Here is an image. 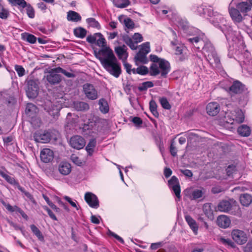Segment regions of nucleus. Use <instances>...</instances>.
Masks as SVG:
<instances>
[{
	"instance_id": "obj_25",
	"label": "nucleus",
	"mask_w": 252,
	"mask_h": 252,
	"mask_svg": "<svg viewBox=\"0 0 252 252\" xmlns=\"http://www.w3.org/2000/svg\"><path fill=\"white\" fill-rule=\"evenodd\" d=\"M122 39L132 50H135L137 49V46L134 45L132 39L127 34H122Z\"/></svg>"
},
{
	"instance_id": "obj_6",
	"label": "nucleus",
	"mask_w": 252,
	"mask_h": 252,
	"mask_svg": "<svg viewBox=\"0 0 252 252\" xmlns=\"http://www.w3.org/2000/svg\"><path fill=\"white\" fill-rule=\"evenodd\" d=\"M39 87L37 80L30 79L27 81L26 94L29 98H34L38 94Z\"/></svg>"
},
{
	"instance_id": "obj_22",
	"label": "nucleus",
	"mask_w": 252,
	"mask_h": 252,
	"mask_svg": "<svg viewBox=\"0 0 252 252\" xmlns=\"http://www.w3.org/2000/svg\"><path fill=\"white\" fill-rule=\"evenodd\" d=\"M241 204L246 207L249 206L252 203V196L249 193H244L240 196Z\"/></svg>"
},
{
	"instance_id": "obj_53",
	"label": "nucleus",
	"mask_w": 252,
	"mask_h": 252,
	"mask_svg": "<svg viewBox=\"0 0 252 252\" xmlns=\"http://www.w3.org/2000/svg\"><path fill=\"white\" fill-rule=\"evenodd\" d=\"M15 69L17 72L19 77H22L25 74V70L22 66L15 65Z\"/></svg>"
},
{
	"instance_id": "obj_8",
	"label": "nucleus",
	"mask_w": 252,
	"mask_h": 252,
	"mask_svg": "<svg viewBox=\"0 0 252 252\" xmlns=\"http://www.w3.org/2000/svg\"><path fill=\"white\" fill-rule=\"evenodd\" d=\"M59 73H60V71L58 70V67L52 68L47 71L45 77L50 85H57L62 80V76Z\"/></svg>"
},
{
	"instance_id": "obj_57",
	"label": "nucleus",
	"mask_w": 252,
	"mask_h": 252,
	"mask_svg": "<svg viewBox=\"0 0 252 252\" xmlns=\"http://www.w3.org/2000/svg\"><path fill=\"white\" fill-rule=\"evenodd\" d=\"M170 152L172 156L175 157L177 155V149L175 146L174 142L173 141L170 146Z\"/></svg>"
},
{
	"instance_id": "obj_5",
	"label": "nucleus",
	"mask_w": 252,
	"mask_h": 252,
	"mask_svg": "<svg viewBox=\"0 0 252 252\" xmlns=\"http://www.w3.org/2000/svg\"><path fill=\"white\" fill-rule=\"evenodd\" d=\"M59 136V133L55 130L44 131V132H36L34 134V139L36 142L46 143L52 140L57 141Z\"/></svg>"
},
{
	"instance_id": "obj_28",
	"label": "nucleus",
	"mask_w": 252,
	"mask_h": 252,
	"mask_svg": "<svg viewBox=\"0 0 252 252\" xmlns=\"http://www.w3.org/2000/svg\"><path fill=\"white\" fill-rule=\"evenodd\" d=\"M204 193L205 190L203 189H195L190 192L189 198L191 200H196L202 197Z\"/></svg>"
},
{
	"instance_id": "obj_32",
	"label": "nucleus",
	"mask_w": 252,
	"mask_h": 252,
	"mask_svg": "<svg viewBox=\"0 0 252 252\" xmlns=\"http://www.w3.org/2000/svg\"><path fill=\"white\" fill-rule=\"evenodd\" d=\"M95 35L97 37L96 38V44L99 47H102V49H104L105 48H108L106 46V42L105 39L103 37V35L99 32L95 33Z\"/></svg>"
},
{
	"instance_id": "obj_48",
	"label": "nucleus",
	"mask_w": 252,
	"mask_h": 252,
	"mask_svg": "<svg viewBox=\"0 0 252 252\" xmlns=\"http://www.w3.org/2000/svg\"><path fill=\"white\" fill-rule=\"evenodd\" d=\"M150 69V74L151 76H156L160 73V71L156 64H152Z\"/></svg>"
},
{
	"instance_id": "obj_38",
	"label": "nucleus",
	"mask_w": 252,
	"mask_h": 252,
	"mask_svg": "<svg viewBox=\"0 0 252 252\" xmlns=\"http://www.w3.org/2000/svg\"><path fill=\"white\" fill-rule=\"evenodd\" d=\"M30 228L32 233L38 238L40 241H43L44 240V237L41 231L35 225H31Z\"/></svg>"
},
{
	"instance_id": "obj_60",
	"label": "nucleus",
	"mask_w": 252,
	"mask_h": 252,
	"mask_svg": "<svg viewBox=\"0 0 252 252\" xmlns=\"http://www.w3.org/2000/svg\"><path fill=\"white\" fill-rule=\"evenodd\" d=\"M235 169V166L233 165H229L226 169V174L228 176L232 175Z\"/></svg>"
},
{
	"instance_id": "obj_17",
	"label": "nucleus",
	"mask_w": 252,
	"mask_h": 252,
	"mask_svg": "<svg viewBox=\"0 0 252 252\" xmlns=\"http://www.w3.org/2000/svg\"><path fill=\"white\" fill-rule=\"evenodd\" d=\"M220 110L219 104L216 102L209 103L206 106L207 113L210 116H216Z\"/></svg>"
},
{
	"instance_id": "obj_31",
	"label": "nucleus",
	"mask_w": 252,
	"mask_h": 252,
	"mask_svg": "<svg viewBox=\"0 0 252 252\" xmlns=\"http://www.w3.org/2000/svg\"><path fill=\"white\" fill-rule=\"evenodd\" d=\"M211 205V203H209L204 204L203 206V211L208 219L212 220L214 218V215Z\"/></svg>"
},
{
	"instance_id": "obj_49",
	"label": "nucleus",
	"mask_w": 252,
	"mask_h": 252,
	"mask_svg": "<svg viewBox=\"0 0 252 252\" xmlns=\"http://www.w3.org/2000/svg\"><path fill=\"white\" fill-rule=\"evenodd\" d=\"M58 70H59L60 73H63L67 78H74L75 77V74L70 72H68L61 67H58Z\"/></svg>"
},
{
	"instance_id": "obj_20",
	"label": "nucleus",
	"mask_w": 252,
	"mask_h": 252,
	"mask_svg": "<svg viewBox=\"0 0 252 252\" xmlns=\"http://www.w3.org/2000/svg\"><path fill=\"white\" fill-rule=\"evenodd\" d=\"M148 54V51L146 53H142V51H139L134 58V61L137 65L138 63L146 64L148 62V59L146 55Z\"/></svg>"
},
{
	"instance_id": "obj_46",
	"label": "nucleus",
	"mask_w": 252,
	"mask_h": 252,
	"mask_svg": "<svg viewBox=\"0 0 252 252\" xmlns=\"http://www.w3.org/2000/svg\"><path fill=\"white\" fill-rule=\"evenodd\" d=\"M137 74L145 75L148 73L149 69L146 66L141 65L136 68Z\"/></svg>"
},
{
	"instance_id": "obj_2",
	"label": "nucleus",
	"mask_w": 252,
	"mask_h": 252,
	"mask_svg": "<svg viewBox=\"0 0 252 252\" xmlns=\"http://www.w3.org/2000/svg\"><path fill=\"white\" fill-rule=\"evenodd\" d=\"M94 54L107 71L116 78L119 77L121 73V66L110 48L101 49L98 52L94 51Z\"/></svg>"
},
{
	"instance_id": "obj_35",
	"label": "nucleus",
	"mask_w": 252,
	"mask_h": 252,
	"mask_svg": "<svg viewBox=\"0 0 252 252\" xmlns=\"http://www.w3.org/2000/svg\"><path fill=\"white\" fill-rule=\"evenodd\" d=\"M22 37L23 40H26L32 44L35 43L37 40L36 37L34 35L26 32L22 34Z\"/></svg>"
},
{
	"instance_id": "obj_37",
	"label": "nucleus",
	"mask_w": 252,
	"mask_h": 252,
	"mask_svg": "<svg viewBox=\"0 0 252 252\" xmlns=\"http://www.w3.org/2000/svg\"><path fill=\"white\" fill-rule=\"evenodd\" d=\"M149 108L153 115L156 118H158L159 114L157 111V104L155 100H151L149 103Z\"/></svg>"
},
{
	"instance_id": "obj_59",
	"label": "nucleus",
	"mask_w": 252,
	"mask_h": 252,
	"mask_svg": "<svg viewBox=\"0 0 252 252\" xmlns=\"http://www.w3.org/2000/svg\"><path fill=\"white\" fill-rule=\"evenodd\" d=\"M43 208L47 212L48 215L52 219L54 220H57V218H56V216L48 207L44 206Z\"/></svg>"
},
{
	"instance_id": "obj_12",
	"label": "nucleus",
	"mask_w": 252,
	"mask_h": 252,
	"mask_svg": "<svg viewBox=\"0 0 252 252\" xmlns=\"http://www.w3.org/2000/svg\"><path fill=\"white\" fill-rule=\"evenodd\" d=\"M85 200L89 205L94 208L99 207V201L97 196L91 192H87L85 195Z\"/></svg>"
},
{
	"instance_id": "obj_24",
	"label": "nucleus",
	"mask_w": 252,
	"mask_h": 252,
	"mask_svg": "<svg viewBox=\"0 0 252 252\" xmlns=\"http://www.w3.org/2000/svg\"><path fill=\"white\" fill-rule=\"evenodd\" d=\"M67 20L68 21L77 22L81 20V16L77 12L70 10L67 14Z\"/></svg>"
},
{
	"instance_id": "obj_39",
	"label": "nucleus",
	"mask_w": 252,
	"mask_h": 252,
	"mask_svg": "<svg viewBox=\"0 0 252 252\" xmlns=\"http://www.w3.org/2000/svg\"><path fill=\"white\" fill-rule=\"evenodd\" d=\"M113 4L118 8H125L127 6L130 2L128 0H113Z\"/></svg>"
},
{
	"instance_id": "obj_34",
	"label": "nucleus",
	"mask_w": 252,
	"mask_h": 252,
	"mask_svg": "<svg viewBox=\"0 0 252 252\" xmlns=\"http://www.w3.org/2000/svg\"><path fill=\"white\" fill-rule=\"evenodd\" d=\"M73 33L76 37L83 38L86 35L87 30L83 28L78 27L74 29Z\"/></svg>"
},
{
	"instance_id": "obj_18",
	"label": "nucleus",
	"mask_w": 252,
	"mask_h": 252,
	"mask_svg": "<svg viewBox=\"0 0 252 252\" xmlns=\"http://www.w3.org/2000/svg\"><path fill=\"white\" fill-rule=\"evenodd\" d=\"M230 15L235 23H240L243 20V17L240 13V11L237 8L234 7H230L229 9Z\"/></svg>"
},
{
	"instance_id": "obj_10",
	"label": "nucleus",
	"mask_w": 252,
	"mask_h": 252,
	"mask_svg": "<svg viewBox=\"0 0 252 252\" xmlns=\"http://www.w3.org/2000/svg\"><path fill=\"white\" fill-rule=\"evenodd\" d=\"M83 90L86 97L91 100H95L98 97L97 91L91 84L86 83L83 85Z\"/></svg>"
},
{
	"instance_id": "obj_44",
	"label": "nucleus",
	"mask_w": 252,
	"mask_h": 252,
	"mask_svg": "<svg viewBox=\"0 0 252 252\" xmlns=\"http://www.w3.org/2000/svg\"><path fill=\"white\" fill-rule=\"evenodd\" d=\"M0 18L2 19H6L9 16V12L8 9H5L2 6L0 5Z\"/></svg>"
},
{
	"instance_id": "obj_4",
	"label": "nucleus",
	"mask_w": 252,
	"mask_h": 252,
	"mask_svg": "<svg viewBox=\"0 0 252 252\" xmlns=\"http://www.w3.org/2000/svg\"><path fill=\"white\" fill-rule=\"evenodd\" d=\"M232 203H235V201L222 200L218 204V210L221 212L239 216L241 213L240 207L238 205L233 204Z\"/></svg>"
},
{
	"instance_id": "obj_50",
	"label": "nucleus",
	"mask_w": 252,
	"mask_h": 252,
	"mask_svg": "<svg viewBox=\"0 0 252 252\" xmlns=\"http://www.w3.org/2000/svg\"><path fill=\"white\" fill-rule=\"evenodd\" d=\"M13 210L14 212L19 213L24 219H25L26 220H28L29 218L28 216L20 208H19L16 205H15L13 206Z\"/></svg>"
},
{
	"instance_id": "obj_23",
	"label": "nucleus",
	"mask_w": 252,
	"mask_h": 252,
	"mask_svg": "<svg viewBox=\"0 0 252 252\" xmlns=\"http://www.w3.org/2000/svg\"><path fill=\"white\" fill-rule=\"evenodd\" d=\"M59 172L63 175H67L71 172V165L66 162H62L59 166Z\"/></svg>"
},
{
	"instance_id": "obj_55",
	"label": "nucleus",
	"mask_w": 252,
	"mask_h": 252,
	"mask_svg": "<svg viewBox=\"0 0 252 252\" xmlns=\"http://www.w3.org/2000/svg\"><path fill=\"white\" fill-rule=\"evenodd\" d=\"M16 100L14 97H9L5 102L8 107H12L16 103Z\"/></svg>"
},
{
	"instance_id": "obj_61",
	"label": "nucleus",
	"mask_w": 252,
	"mask_h": 252,
	"mask_svg": "<svg viewBox=\"0 0 252 252\" xmlns=\"http://www.w3.org/2000/svg\"><path fill=\"white\" fill-rule=\"evenodd\" d=\"M180 171L185 176L191 178L192 177V173L191 170L189 169H180Z\"/></svg>"
},
{
	"instance_id": "obj_42",
	"label": "nucleus",
	"mask_w": 252,
	"mask_h": 252,
	"mask_svg": "<svg viewBox=\"0 0 252 252\" xmlns=\"http://www.w3.org/2000/svg\"><path fill=\"white\" fill-rule=\"evenodd\" d=\"M234 118L236 122L238 123H242L244 122L245 117L242 110H238L236 112V115L235 116Z\"/></svg>"
},
{
	"instance_id": "obj_9",
	"label": "nucleus",
	"mask_w": 252,
	"mask_h": 252,
	"mask_svg": "<svg viewBox=\"0 0 252 252\" xmlns=\"http://www.w3.org/2000/svg\"><path fill=\"white\" fill-rule=\"evenodd\" d=\"M231 237L234 241L238 245H243L248 240L247 234L243 231L234 229L231 232Z\"/></svg>"
},
{
	"instance_id": "obj_58",
	"label": "nucleus",
	"mask_w": 252,
	"mask_h": 252,
	"mask_svg": "<svg viewBox=\"0 0 252 252\" xmlns=\"http://www.w3.org/2000/svg\"><path fill=\"white\" fill-rule=\"evenodd\" d=\"M131 122L137 126H139L142 124L141 119L137 117L132 118Z\"/></svg>"
},
{
	"instance_id": "obj_62",
	"label": "nucleus",
	"mask_w": 252,
	"mask_h": 252,
	"mask_svg": "<svg viewBox=\"0 0 252 252\" xmlns=\"http://www.w3.org/2000/svg\"><path fill=\"white\" fill-rule=\"evenodd\" d=\"M97 37L95 34L94 35H90L87 36L86 40L91 44H94L95 43Z\"/></svg>"
},
{
	"instance_id": "obj_64",
	"label": "nucleus",
	"mask_w": 252,
	"mask_h": 252,
	"mask_svg": "<svg viewBox=\"0 0 252 252\" xmlns=\"http://www.w3.org/2000/svg\"><path fill=\"white\" fill-rule=\"evenodd\" d=\"M245 252H252V242H249L244 248Z\"/></svg>"
},
{
	"instance_id": "obj_13",
	"label": "nucleus",
	"mask_w": 252,
	"mask_h": 252,
	"mask_svg": "<svg viewBox=\"0 0 252 252\" xmlns=\"http://www.w3.org/2000/svg\"><path fill=\"white\" fill-rule=\"evenodd\" d=\"M40 158L42 161L48 163L54 158L53 151L48 148L43 149L40 152Z\"/></svg>"
},
{
	"instance_id": "obj_47",
	"label": "nucleus",
	"mask_w": 252,
	"mask_h": 252,
	"mask_svg": "<svg viewBox=\"0 0 252 252\" xmlns=\"http://www.w3.org/2000/svg\"><path fill=\"white\" fill-rule=\"evenodd\" d=\"M132 40H133V43H134V45H135L142 42L143 40V38L140 33L136 32L132 36Z\"/></svg>"
},
{
	"instance_id": "obj_1",
	"label": "nucleus",
	"mask_w": 252,
	"mask_h": 252,
	"mask_svg": "<svg viewBox=\"0 0 252 252\" xmlns=\"http://www.w3.org/2000/svg\"><path fill=\"white\" fill-rule=\"evenodd\" d=\"M197 11L200 15H207L210 17V22L215 27L219 28L227 39L230 37L232 32V28L227 24L226 20L222 15L217 12H214L212 7L210 6L200 5L197 7Z\"/></svg>"
},
{
	"instance_id": "obj_16",
	"label": "nucleus",
	"mask_w": 252,
	"mask_h": 252,
	"mask_svg": "<svg viewBox=\"0 0 252 252\" xmlns=\"http://www.w3.org/2000/svg\"><path fill=\"white\" fill-rule=\"evenodd\" d=\"M216 222L219 227L222 228H226L230 226L231 220L229 217L222 215L218 217Z\"/></svg>"
},
{
	"instance_id": "obj_40",
	"label": "nucleus",
	"mask_w": 252,
	"mask_h": 252,
	"mask_svg": "<svg viewBox=\"0 0 252 252\" xmlns=\"http://www.w3.org/2000/svg\"><path fill=\"white\" fill-rule=\"evenodd\" d=\"M8 1L12 6H19L23 8L27 6V2L25 0H8Z\"/></svg>"
},
{
	"instance_id": "obj_15",
	"label": "nucleus",
	"mask_w": 252,
	"mask_h": 252,
	"mask_svg": "<svg viewBox=\"0 0 252 252\" xmlns=\"http://www.w3.org/2000/svg\"><path fill=\"white\" fill-rule=\"evenodd\" d=\"M159 67L161 69V76L166 78L170 70L169 63L163 59H161L159 62Z\"/></svg>"
},
{
	"instance_id": "obj_52",
	"label": "nucleus",
	"mask_w": 252,
	"mask_h": 252,
	"mask_svg": "<svg viewBox=\"0 0 252 252\" xmlns=\"http://www.w3.org/2000/svg\"><path fill=\"white\" fill-rule=\"evenodd\" d=\"M170 188L172 189L174 191L175 195L178 198L179 200H180L181 197L180 195L181 189L180 185L179 184L178 185H175L174 187H172Z\"/></svg>"
},
{
	"instance_id": "obj_11",
	"label": "nucleus",
	"mask_w": 252,
	"mask_h": 252,
	"mask_svg": "<svg viewBox=\"0 0 252 252\" xmlns=\"http://www.w3.org/2000/svg\"><path fill=\"white\" fill-rule=\"evenodd\" d=\"M85 141L84 138L81 136H73L70 139L69 144L74 149L80 150L85 145Z\"/></svg>"
},
{
	"instance_id": "obj_43",
	"label": "nucleus",
	"mask_w": 252,
	"mask_h": 252,
	"mask_svg": "<svg viewBox=\"0 0 252 252\" xmlns=\"http://www.w3.org/2000/svg\"><path fill=\"white\" fill-rule=\"evenodd\" d=\"M27 14L29 18H33L35 16V11L32 6L30 4L27 3L26 6Z\"/></svg>"
},
{
	"instance_id": "obj_14",
	"label": "nucleus",
	"mask_w": 252,
	"mask_h": 252,
	"mask_svg": "<svg viewBox=\"0 0 252 252\" xmlns=\"http://www.w3.org/2000/svg\"><path fill=\"white\" fill-rule=\"evenodd\" d=\"M127 49V47L125 45L117 46L115 48V51L118 58L123 61H126L127 58L128 53L126 51Z\"/></svg>"
},
{
	"instance_id": "obj_3",
	"label": "nucleus",
	"mask_w": 252,
	"mask_h": 252,
	"mask_svg": "<svg viewBox=\"0 0 252 252\" xmlns=\"http://www.w3.org/2000/svg\"><path fill=\"white\" fill-rule=\"evenodd\" d=\"M201 47V49H203L204 54L210 64L215 67H219L220 60L212 43L207 39H205Z\"/></svg>"
},
{
	"instance_id": "obj_21",
	"label": "nucleus",
	"mask_w": 252,
	"mask_h": 252,
	"mask_svg": "<svg viewBox=\"0 0 252 252\" xmlns=\"http://www.w3.org/2000/svg\"><path fill=\"white\" fill-rule=\"evenodd\" d=\"M237 8L241 13L246 15V13L249 12L252 8L251 5L247 1H242L236 4Z\"/></svg>"
},
{
	"instance_id": "obj_19",
	"label": "nucleus",
	"mask_w": 252,
	"mask_h": 252,
	"mask_svg": "<svg viewBox=\"0 0 252 252\" xmlns=\"http://www.w3.org/2000/svg\"><path fill=\"white\" fill-rule=\"evenodd\" d=\"M185 219L194 234L198 233V226L196 221L189 215H186Z\"/></svg>"
},
{
	"instance_id": "obj_54",
	"label": "nucleus",
	"mask_w": 252,
	"mask_h": 252,
	"mask_svg": "<svg viewBox=\"0 0 252 252\" xmlns=\"http://www.w3.org/2000/svg\"><path fill=\"white\" fill-rule=\"evenodd\" d=\"M141 47L139 51H142V53H146V52L148 51V53L150 51V43L148 42H146L145 43H143L141 45Z\"/></svg>"
},
{
	"instance_id": "obj_51",
	"label": "nucleus",
	"mask_w": 252,
	"mask_h": 252,
	"mask_svg": "<svg viewBox=\"0 0 252 252\" xmlns=\"http://www.w3.org/2000/svg\"><path fill=\"white\" fill-rule=\"evenodd\" d=\"M168 184L169 187L170 188L172 187H174L175 185H179V183L178 178L176 176H173L168 181Z\"/></svg>"
},
{
	"instance_id": "obj_7",
	"label": "nucleus",
	"mask_w": 252,
	"mask_h": 252,
	"mask_svg": "<svg viewBox=\"0 0 252 252\" xmlns=\"http://www.w3.org/2000/svg\"><path fill=\"white\" fill-rule=\"evenodd\" d=\"M246 89L245 85L243 84L240 81L236 80L228 88L227 91L232 98L236 95L238 96L243 93Z\"/></svg>"
},
{
	"instance_id": "obj_27",
	"label": "nucleus",
	"mask_w": 252,
	"mask_h": 252,
	"mask_svg": "<svg viewBox=\"0 0 252 252\" xmlns=\"http://www.w3.org/2000/svg\"><path fill=\"white\" fill-rule=\"evenodd\" d=\"M98 105L99 109L101 112L103 114H106L109 112V107L106 100L103 98L99 100Z\"/></svg>"
},
{
	"instance_id": "obj_30",
	"label": "nucleus",
	"mask_w": 252,
	"mask_h": 252,
	"mask_svg": "<svg viewBox=\"0 0 252 252\" xmlns=\"http://www.w3.org/2000/svg\"><path fill=\"white\" fill-rule=\"evenodd\" d=\"M188 40L191 43L194 44V46L198 49H200L202 44L204 43V41L202 38L198 36H195L192 38H189Z\"/></svg>"
},
{
	"instance_id": "obj_41",
	"label": "nucleus",
	"mask_w": 252,
	"mask_h": 252,
	"mask_svg": "<svg viewBox=\"0 0 252 252\" xmlns=\"http://www.w3.org/2000/svg\"><path fill=\"white\" fill-rule=\"evenodd\" d=\"M86 22L89 25V26L98 29L100 28V25L99 23L94 18H89L87 19Z\"/></svg>"
},
{
	"instance_id": "obj_26",
	"label": "nucleus",
	"mask_w": 252,
	"mask_h": 252,
	"mask_svg": "<svg viewBox=\"0 0 252 252\" xmlns=\"http://www.w3.org/2000/svg\"><path fill=\"white\" fill-rule=\"evenodd\" d=\"M73 106L77 111H86L89 109L88 104L83 101H77L74 102Z\"/></svg>"
},
{
	"instance_id": "obj_36",
	"label": "nucleus",
	"mask_w": 252,
	"mask_h": 252,
	"mask_svg": "<svg viewBox=\"0 0 252 252\" xmlns=\"http://www.w3.org/2000/svg\"><path fill=\"white\" fill-rule=\"evenodd\" d=\"M124 24L125 26V31L127 33L129 32V31L127 30H132L135 27L134 22L130 18H126L124 19Z\"/></svg>"
},
{
	"instance_id": "obj_33",
	"label": "nucleus",
	"mask_w": 252,
	"mask_h": 252,
	"mask_svg": "<svg viewBox=\"0 0 252 252\" xmlns=\"http://www.w3.org/2000/svg\"><path fill=\"white\" fill-rule=\"evenodd\" d=\"M96 141L94 139H91L87 146L86 147V150L88 153V155L90 156L93 155L94 152V148L96 146Z\"/></svg>"
},
{
	"instance_id": "obj_45",
	"label": "nucleus",
	"mask_w": 252,
	"mask_h": 252,
	"mask_svg": "<svg viewBox=\"0 0 252 252\" xmlns=\"http://www.w3.org/2000/svg\"><path fill=\"white\" fill-rule=\"evenodd\" d=\"M159 102L161 106L165 109L169 110L171 107L167 98L165 97L160 98Z\"/></svg>"
},
{
	"instance_id": "obj_29",
	"label": "nucleus",
	"mask_w": 252,
	"mask_h": 252,
	"mask_svg": "<svg viewBox=\"0 0 252 252\" xmlns=\"http://www.w3.org/2000/svg\"><path fill=\"white\" fill-rule=\"evenodd\" d=\"M237 132L242 136L248 137L251 134V129L247 125H243L238 128Z\"/></svg>"
},
{
	"instance_id": "obj_63",
	"label": "nucleus",
	"mask_w": 252,
	"mask_h": 252,
	"mask_svg": "<svg viewBox=\"0 0 252 252\" xmlns=\"http://www.w3.org/2000/svg\"><path fill=\"white\" fill-rule=\"evenodd\" d=\"M8 222L9 224L12 226L15 230H20L23 234H24V230L22 227H21L19 225L17 224L14 223L11 221H8Z\"/></svg>"
},
{
	"instance_id": "obj_56",
	"label": "nucleus",
	"mask_w": 252,
	"mask_h": 252,
	"mask_svg": "<svg viewBox=\"0 0 252 252\" xmlns=\"http://www.w3.org/2000/svg\"><path fill=\"white\" fill-rule=\"evenodd\" d=\"M70 158H71V160H72V161L74 163L76 164L77 165H78V166L82 165V162L81 159H80L78 157H77L76 156H75V155H72L71 156Z\"/></svg>"
}]
</instances>
